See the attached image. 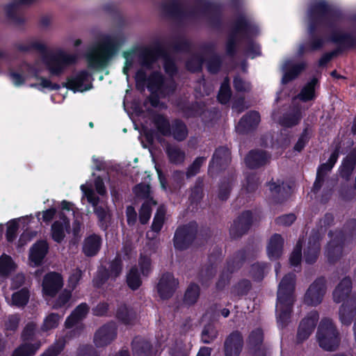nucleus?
<instances>
[{
    "label": "nucleus",
    "instance_id": "51",
    "mask_svg": "<svg viewBox=\"0 0 356 356\" xmlns=\"http://www.w3.org/2000/svg\"><path fill=\"white\" fill-rule=\"evenodd\" d=\"M311 136V131L309 129H305L298 138V142L294 146L295 151L300 152L309 141Z\"/></svg>",
    "mask_w": 356,
    "mask_h": 356
},
{
    "label": "nucleus",
    "instance_id": "22",
    "mask_svg": "<svg viewBox=\"0 0 356 356\" xmlns=\"http://www.w3.org/2000/svg\"><path fill=\"white\" fill-rule=\"evenodd\" d=\"M304 67L305 65L303 63L297 64L292 60L284 61L282 67L283 73L282 83L285 84L294 79Z\"/></svg>",
    "mask_w": 356,
    "mask_h": 356
},
{
    "label": "nucleus",
    "instance_id": "2",
    "mask_svg": "<svg viewBox=\"0 0 356 356\" xmlns=\"http://www.w3.org/2000/svg\"><path fill=\"white\" fill-rule=\"evenodd\" d=\"M76 60V56L69 54L63 49H57L42 57V60H37L31 65L26 63L22 64L18 68L10 70L8 76L13 84L17 87L21 86L31 80H35L29 84L31 88L39 90H58L60 86L52 83L50 79L40 76L44 65L49 74L54 76H59Z\"/></svg>",
    "mask_w": 356,
    "mask_h": 356
},
{
    "label": "nucleus",
    "instance_id": "19",
    "mask_svg": "<svg viewBox=\"0 0 356 356\" xmlns=\"http://www.w3.org/2000/svg\"><path fill=\"white\" fill-rule=\"evenodd\" d=\"M264 332L261 329L253 330L248 337V344L253 352L254 356H266V349L263 346Z\"/></svg>",
    "mask_w": 356,
    "mask_h": 356
},
{
    "label": "nucleus",
    "instance_id": "49",
    "mask_svg": "<svg viewBox=\"0 0 356 356\" xmlns=\"http://www.w3.org/2000/svg\"><path fill=\"white\" fill-rule=\"evenodd\" d=\"M71 291L68 290H63L58 296L57 299L54 301L52 307L54 309L61 308L69 302L71 298Z\"/></svg>",
    "mask_w": 356,
    "mask_h": 356
},
{
    "label": "nucleus",
    "instance_id": "21",
    "mask_svg": "<svg viewBox=\"0 0 356 356\" xmlns=\"http://www.w3.org/2000/svg\"><path fill=\"white\" fill-rule=\"evenodd\" d=\"M318 88V79L312 78L302 87L297 97L293 99V106H295V102L297 99L304 102L314 100L316 97V90Z\"/></svg>",
    "mask_w": 356,
    "mask_h": 356
},
{
    "label": "nucleus",
    "instance_id": "39",
    "mask_svg": "<svg viewBox=\"0 0 356 356\" xmlns=\"http://www.w3.org/2000/svg\"><path fill=\"white\" fill-rule=\"evenodd\" d=\"M156 202L152 199L147 200L144 202L139 211V220L142 224H146L151 216L152 205H155Z\"/></svg>",
    "mask_w": 356,
    "mask_h": 356
},
{
    "label": "nucleus",
    "instance_id": "24",
    "mask_svg": "<svg viewBox=\"0 0 356 356\" xmlns=\"http://www.w3.org/2000/svg\"><path fill=\"white\" fill-rule=\"evenodd\" d=\"M48 245L44 241H40L35 243L30 249L29 260L31 265L33 266H38L41 264L47 253Z\"/></svg>",
    "mask_w": 356,
    "mask_h": 356
},
{
    "label": "nucleus",
    "instance_id": "31",
    "mask_svg": "<svg viewBox=\"0 0 356 356\" xmlns=\"http://www.w3.org/2000/svg\"><path fill=\"white\" fill-rule=\"evenodd\" d=\"M165 208L163 207H159L153 220L152 232H148L147 233V236L148 238H154L155 237L154 233L158 234L161 231L165 220Z\"/></svg>",
    "mask_w": 356,
    "mask_h": 356
},
{
    "label": "nucleus",
    "instance_id": "18",
    "mask_svg": "<svg viewBox=\"0 0 356 356\" xmlns=\"http://www.w3.org/2000/svg\"><path fill=\"white\" fill-rule=\"evenodd\" d=\"M178 286V281L170 273L163 274L157 284V292L163 299L170 298Z\"/></svg>",
    "mask_w": 356,
    "mask_h": 356
},
{
    "label": "nucleus",
    "instance_id": "59",
    "mask_svg": "<svg viewBox=\"0 0 356 356\" xmlns=\"http://www.w3.org/2000/svg\"><path fill=\"white\" fill-rule=\"evenodd\" d=\"M81 277L82 271L78 268L74 269L70 274L68 279L69 287H70L72 289H75Z\"/></svg>",
    "mask_w": 356,
    "mask_h": 356
},
{
    "label": "nucleus",
    "instance_id": "25",
    "mask_svg": "<svg viewBox=\"0 0 356 356\" xmlns=\"http://www.w3.org/2000/svg\"><path fill=\"white\" fill-rule=\"evenodd\" d=\"M259 122V114L256 111H252L241 118L236 129L239 133H245L257 126Z\"/></svg>",
    "mask_w": 356,
    "mask_h": 356
},
{
    "label": "nucleus",
    "instance_id": "10",
    "mask_svg": "<svg viewBox=\"0 0 356 356\" xmlns=\"http://www.w3.org/2000/svg\"><path fill=\"white\" fill-rule=\"evenodd\" d=\"M325 292V280L318 278L309 286L305 295L304 301L308 305L316 306L322 302Z\"/></svg>",
    "mask_w": 356,
    "mask_h": 356
},
{
    "label": "nucleus",
    "instance_id": "8",
    "mask_svg": "<svg viewBox=\"0 0 356 356\" xmlns=\"http://www.w3.org/2000/svg\"><path fill=\"white\" fill-rule=\"evenodd\" d=\"M153 120L157 131L163 136L172 135L175 139L183 140L188 135L186 125L179 120L175 121L171 128L168 121L163 115H156Z\"/></svg>",
    "mask_w": 356,
    "mask_h": 356
},
{
    "label": "nucleus",
    "instance_id": "44",
    "mask_svg": "<svg viewBox=\"0 0 356 356\" xmlns=\"http://www.w3.org/2000/svg\"><path fill=\"white\" fill-rule=\"evenodd\" d=\"M200 296V288L198 285L192 284H191L184 296V300L187 304L192 305L196 302Z\"/></svg>",
    "mask_w": 356,
    "mask_h": 356
},
{
    "label": "nucleus",
    "instance_id": "50",
    "mask_svg": "<svg viewBox=\"0 0 356 356\" xmlns=\"http://www.w3.org/2000/svg\"><path fill=\"white\" fill-rule=\"evenodd\" d=\"M121 272H122L121 260L117 258L115 260H113L109 266V268L108 270V277L115 279L121 273Z\"/></svg>",
    "mask_w": 356,
    "mask_h": 356
},
{
    "label": "nucleus",
    "instance_id": "52",
    "mask_svg": "<svg viewBox=\"0 0 356 356\" xmlns=\"http://www.w3.org/2000/svg\"><path fill=\"white\" fill-rule=\"evenodd\" d=\"M245 259V252H238L233 259L231 261H229L227 264V270L232 272L235 269L238 268L242 264V261Z\"/></svg>",
    "mask_w": 356,
    "mask_h": 356
},
{
    "label": "nucleus",
    "instance_id": "48",
    "mask_svg": "<svg viewBox=\"0 0 356 356\" xmlns=\"http://www.w3.org/2000/svg\"><path fill=\"white\" fill-rule=\"evenodd\" d=\"M244 163L250 169L260 168L268 163L267 157H245Z\"/></svg>",
    "mask_w": 356,
    "mask_h": 356
},
{
    "label": "nucleus",
    "instance_id": "61",
    "mask_svg": "<svg viewBox=\"0 0 356 356\" xmlns=\"http://www.w3.org/2000/svg\"><path fill=\"white\" fill-rule=\"evenodd\" d=\"M18 230V224L15 221H13L8 225L6 231V237L8 241H13L17 236Z\"/></svg>",
    "mask_w": 356,
    "mask_h": 356
},
{
    "label": "nucleus",
    "instance_id": "6",
    "mask_svg": "<svg viewBox=\"0 0 356 356\" xmlns=\"http://www.w3.org/2000/svg\"><path fill=\"white\" fill-rule=\"evenodd\" d=\"M117 47L118 41L115 37L104 36L87 54L89 66L97 70L106 67Z\"/></svg>",
    "mask_w": 356,
    "mask_h": 356
},
{
    "label": "nucleus",
    "instance_id": "41",
    "mask_svg": "<svg viewBox=\"0 0 356 356\" xmlns=\"http://www.w3.org/2000/svg\"><path fill=\"white\" fill-rule=\"evenodd\" d=\"M127 282L128 286L133 290L137 289L141 285V277L136 267L131 268L127 275Z\"/></svg>",
    "mask_w": 356,
    "mask_h": 356
},
{
    "label": "nucleus",
    "instance_id": "33",
    "mask_svg": "<svg viewBox=\"0 0 356 356\" xmlns=\"http://www.w3.org/2000/svg\"><path fill=\"white\" fill-rule=\"evenodd\" d=\"M301 108H295L294 110L284 115L280 121L282 126L285 127H291L298 123L301 118Z\"/></svg>",
    "mask_w": 356,
    "mask_h": 356
},
{
    "label": "nucleus",
    "instance_id": "9",
    "mask_svg": "<svg viewBox=\"0 0 356 356\" xmlns=\"http://www.w3.org/2000/svg\"><path fill=\"white\" fill-rule=\"evenodd\" d=\"M197 232L195 222L179 227L175 234L174 245L177 249L184 250L193 241Z\"/></svg>",
    "mask_w": 356,
    "mask_h": 356
},
{
    "label": "nucleus",
    "instance_id": "4",
    "mask_svg": "<svg viewBox=\"0 0 356 356\" xmlns=\"http://www.w3.org/2000/svg\"><path fill=\"white\" fill-rule=\"evenodd\" d=\"M295 275L289 273L281 280L277 290L276 313L277 322L285 326L291 317L292 306L295 301Z\"/></svg>",
    "mask_w": 356,
    "mask_h": 356
},
{
    "label": "nucleus",
    "instance_id": "14",
    "mask_svg": "<svg viewBox=\"0 0 356 356\" xmlns=\"http://www.w3.org/2000/svg\"><path fill=\"white\" fill-rule=\"evenodd\" d=\"M318 318V312L312 311L301 321L297 334L298 342L306 340L311 335L316 327Z\"/></svg>",
    "mask_w": 356,
    "mask_h": 356
},
{
    "label": "nucleus",
    "instance_id": "37",
    "mask_svg": "<svg viewBox=\"0 0 356 356\" xmlns=\"http://www.w3.org/2000/svg\"><path fill=\"white\" fill-rule=\"evenodd\" d=\"M133 352L138 356L147 355V352L150 350L151 346L147 342L141 339H135L132 343Z\"/></svg>",
    "mask_w": 356,
    "mask_h": 356
},
{
    "label": "nucleus",
    "instance_id": "55",
    "mask_svg": "<svg viewBox=\"0 0 356 356\" xmlns=\"http://www.w3.org/2000/svg\"><path fill=\"white\" fill-rule=\"evenodd\" d=\"M234 88L238 92H248L251 89L250 83L245 81L239 76H236L234 79Z\"/></svg>",
    "mask_w": 356,
    "mask_h": 356
},
{
    "label": "nucleus",
    "instance_id": "54",
    "mask_svg": "<svg viewBox=\"0 0 356 356\" xmlns=\"http://www.w3.org/2000/svg\"><path fill=\"white\" fill-rule=\"evenodd\" d=\"M139 266L142 275L147 276L152 270L151 259L147 256L141 255L139 259Z\"/></svg>",
    "mask_w": 356,
    "mask_h": 356
},
{
    "label": "nucleus",
    "instance_id": "47",
    "mask_svg": "<svg viewBox=\"0 0 356 356\" xmlns=\"http://www.w3.org/2000/svg\"><path fill=\"white\" fill-rule=\"evenodd\" d=\"M65 341L64 339H59L56 343L49 347L41 356H56L63 350L65 346Z\"/></svg>",
    "mask_w": 356,
    "mask_h": 356
},
{
    "label": "nucleus",
    "instance_id": "43",
    "mask_svg": "<svg viewBox=\"0 0 356 356\" xmlns=\"http://www.w3.org/2000/svg\"><path fill=\"white\" fill-rule=\"evenodd\" d=\"M117 317L125 324L131 323L136 318L135 313L127 308V306L122 305L119 307L117 312Z\"/></svg>",
    "mask_w": 356,
    "mask_h": 356
},
{
    "label": "nucleus",
    "instance_id": "13",
    "mask_svg": "<svg viewBox=\"0 0 356 356\" xmlns=\"http://www.w3.org/2000/svg\"><path fill=\"white\" fill-rule=\"evenodd\" d=\"M116 334L115 323L105 324L96 331L94 335V343L97 347L106 346L114 340Z\"/></svg>",
    "mask_w": 356,
    "mask_h": 356
},
{
    "label": "nucleus",
    "instance_id": "53",
    "mask_svg": "<svg viewBox=\"0 0 356 356\" xmlns=\"http://www.w3.org/2000/svg\"><path fill=\"white\" fill-rule=\"evenodd\" d=\"M250 289V283L248 280L238 282L232 289V293L235 296H243L248 293Z\"/></svg>",
    "mask_w": 356,
    "mask_h": 356
},
{
    "label": "nucleus",
    "instance_id": "3",
    "mask_svg": "<svg viewBox=\"0 0 356 356\" xmlns=\"http://www.w3.org/2000/svg\"><path fill=\"white\" fill-rule=\"evenodd\" d=\"M307 17L309 20L308 32L311 38L308 43L302 44L299 46L298 50L299 56L308 51L321 49L328 40L314 35L316 26L327 23L332 17V13L328 6L323 2L318 3L309 9Z\"/></svg>",
    "mask_w": 356,
    "mask_h": 356
},
{
    "label": "nucleus",
    "instance_id": "7",
    "mask_svg": "<svg viewBox=\"0 0 356 356\" xmlns=\"http://www.w3.org/2000/svg\"><path fill=\"white\" fill-rule=\"evenodd\" d=\"M317 339L319 346L327 351L334 350L339 346V332L330 318H323L319 324Z\"/></svg>",
    "mask_w": 356,
    "mask_h": 356
},
{
    "label": "nucleus",
    "instance_id": "12",
    "mask_svg": "<svg viewBox=\"0 0 356 356\" xmlns=\"http://www.w3.org/2000/svg\"><path fill=\"white\" fill-rule=\"evenodd\" d=\"M81 190L83 193V197L86 198L88 203L92 204L94 207V211L97 216L99 220L102 222L106 220L108 213L107 211L102 207H97L99 202V197L95 193L93 186L89 183H86L81 186Z\"/></svg>",
    "mask_w": 356,
    "mask_h": 356
},
{
    "label": "nucleus",
    "instance_id": "38",
    "mask_svg": "<svg viewBox=\"0 0 356 356\" xmlns=\"http://www.w3.org/2000/svg\"><path fill=\"white\" fill-rule=\"evenodd\" d=\"M15 268V264L12 258L6 254L0 257V275L5 276L8 275Z\"/></svg>",
    "mask_w": 356,
    "mask_h": 356
},
{
    "label": "nucleus",
    "instance_id": "64",
    "mask_svg": "<svg viewBox=\"0 0 356 356\" xmlns=\"http://www.w3.org/2000/svg\"><path fill=\"white\" fill-rule=\"evenodd\" d=\"M76 356H98L94 348L90 346H80Z\"/></svg>",
    "mask_w": 356,
    "mask_h": 356
},
{
    "label": "nucleus",
    "instance_id": "16",
    "mask_svg": "<svg viewBox=\"0 0 356 356\" xmlns=\"http://www.w3.org/2000/svg\"><path fill=\"white\" fill-rule=\"evenodd\" d=\"M63 286V280L57 273L47 274L42 281V292L44 296L54 297Z\"/></svg>",
    "mask_w": 356,
    "mask_h": 356
},
{
    "label": "nucleus",
    "instance_id": "46",
    "mask_svg": "<svg viewBox=\"0 0 356 356\" xmlns=\"http://www.w3.org/2000/svg\"><path fill=\"white\" fill-rule=\"evenodd\" d=\"M231 97V90L229 84V79L226 78L221 84L218 99L221 104H226L229 102Z\"/></svg>",
    "mask_w": 356,
    "mask_h": 356
},
{
    "label": "nucleus",
    "instance_id": "63",
    "mask_svg": "<svg viewBox=\"0 0 356 356\" xmlns=\"http://www.w3.org/2000/svg\"><path fill=\"white\" fill-rule=\"evenodd\" d=\"M296 220V216L293 213L283 215L276 219V223L279 225L289 226L291 225Z\"/></svg>",
    "mask_w": 356,
    "mask_h": 356
},
{
    "label": "nucleus",
    "instance_id": "45",
    "mask_svg": "<svg viewBox=\"0 0 356 356\" xmlns=\"http://www.w3.org/2000/svg\"><path fill=\"white\" fill-rule=\"evenodd\" d=\"M29 298V291L26 289H22L13 293L10 304L17 307L24 306L28 302Z\"/></svg>",
    "mask_w": 356,
    "mask_h": 356
},
{
    "label": "nucleus",
    "instance_id": "62",
    "mask_svg": "<svg viewBox=\"0 0 356 356\" xmlns=\"http://www.w3.org/2000/svg\"><path fill=\"white\" fill-rule=\"evenodd\" d=\"M202 65V58L200 56H195L187 62V68L193 72L198 71L201 69Z\"/></svg>",
    "mask_w": 356,
    "mask_h": 356
},
{
    "label": "nucleus",
    "instance_id": "11",
    "mask_svg": "<svg viewBox=\"0 0 356 356\" xmlns=\"http://www.w3.org/2000/svg\"><path fill=\"white\" fill-rule=\"evenodd\" d=\"M92 75L87 70H82L68 79L67 88L74 92H84L92 88Z\"/></svg>",
    "mask_w": 356,
    "mask_h": 356
},
{
    "label": "nucleus",
    "instance_id": "1",
    "mask_svg": "<svg viewBox=\"0 0 356 356\" xmlns=\"http://www.w3.org/2000/svg\"><path fill=\"white\" fill-rule=\"evenodd\" d=\"M125 65L123 67V73L128 74L136 61L141 65V69L136 74V81L138 86L147 85V88L152 93V97L146 102L149 103L153 107L159 106V102L157 97H164L175 88V85L172 79L163 80L162 76L155 70L159 65V60H162L166 73L173 74L176 71L175 63L170 59L154 51H145L140 54L136 51H131L124 53Z\"/></svg>",
    "mask_w": 356,
    "mask_h": 356
},
{
    "label": "nucleus",
    "instance_id": "20",
    "mask_svg": "<svg viewBox=\"0 0 356 356\" xmlns=\"http://www.w3.org/2000/svg\"><path fill=\"white\" fill-rule=\"evenodd\" d=\"M252 222V213L247 211L234 222L230 229V234L233 237H238L245 234L249 229Z\"/></svg>",
    "mask_w": 356,
    "mask_h": 356
},
{
    "label": "nucleus",
    "instance_id": "17",
    "mask_svg": "<svg viewBox=\"0 0 356 356\" xmlns=\"http://www.w3.org/2000/svg\"><path fill=\"white\" fill-rule=\"evenodd\" d=\"M243 347V339L238 331L232 332L224 343L225 356H239Z\"/></svg>",
    "mask_w": 356,
    "mask_h": 356
},
{
    "label": "nucleus",
    "instance_id": "58",
    "mask_svg": "<svg viewBox=\"0 0 356 356\" xmlns=\"http://www.w3.org/2000/svg\"><path fill=\"white\" fill-rule=\"evenodd\" d=\"M216 274V270L213 266H208L202 270L200 273V280L202 284H207V282L213 277Z\"/></svg>",
    "mask_w": 356,
    "mask_h": 356
},
{
    "label": "nucleus",
    "instance_id": "42",
    "mask_svg": "<svg viewBox=\"0 0 356 356\" xmlns=\"http://www.w3.org/2000/svg\"><path fill=\"white\" fill-rule=\"evenodd\" d=\"M356 164V157H345L340 168V174L348 178L353 172Z\"/></svg>",
    "mask_w": 356,
    "mask_h": 356
},
{
    "label": "nucleus",
    "instance_id": "60",
    "mask_svg": "<svg viewBox=\"0 0 356 356\" xmlns=\"http://www.w3.org/2000/svg\"><path fill=\"white\" fill-rule=\"evenodd\" d=\"M266 266L259 264H253L252 266L251 274L257 280H261L264 274Z\"/></svg>",
    "mask_w": 356,
    "mask_h": 356
},
{
    "label": "nucleus",
    "instance_id": "34",
    "mask_svg": "<svg viewBox=\"0 0 356 356\" xmlns=\"http://www.w3.org/2000/svg\"><path fill=\"white\" fill-rule=\"evenodd\" d=\"M17 49L23 51H29L31 49H36L43 51L46 49L45 44L40 40L31 38L24 42H20L17 45Z\"/></svg>",
    "mask_w": 356,
    "mask_h": 356
},
{
    "label": "nucleus",
    "instance_id": "15",
    "mask_svg": "<svg viewBox=\"0 0 356 356\" xmlns=\"http://www.w3.org/2000/svg\"><path fill=\"white\" fill-rule=\"evenodd\" d=\"M318 318V312L312 311L301 321L297 334L298 342L306 340L311 335L316 327Z\"/></svg>",
    "mask_w": 356,
    "mask_h": 356
},
{
    "label": "nucleus",
    "instance_id": "36",
    "mask_svg": "<svg viewBox=\"0 0 356 356\" xmlns=\"http://www.w3.org/2000/svg\"><path fill=\"white\" fill-rule=\"evenodd\" d=\"M236 27L238 31H243L246 33L256 32L258 29L256 24L244 15L239 17Z\"/></svg>",
    "mask_w": 356,
    "mask_h": 356
},
{
    "label": "nucleus",
    "instance_id": "27",
    "mask_svg": "<svg viewBox=\"0 0 356 356\" xmlns=\"http://www.w3.org/2000/svg\"><path fill=\"white\" fill-rule=\"evenodd\" d=\"M284 240L280 234H274L269 241L267 252L270 259H277L282 254Z\"/></svg>",
    "mask_w": 356,
    "mask_h": 356
},
{
    "label": "nucleus",
    "instance_id": "30",
    "mask_svg": "<svg viewBox=\"0 0 356 356\" xmlns=\"http://www.w3.org/2000/svg\"><path fill=\"white\" fill-rule=\"evenodd\" d=\"M319 239L317 236L309 238L307 248L305 250L304 255L305 261L308 264H313L316 261L319 252Z\"/></svg>",
    "mask_w": 356,
    "mask_h": 356
},
{
    "label": "nucleus",
    "instance_id": "32",
    "mask_svg": "<svg viewBox=\"0 0 356 356\" xmlns=\"http://www.w3.org/2000/svg\"><path fill=\"white\" fill-rule=\"evenodd\" d=\"M63 316L57 313H49L43 320L40 327L41 330L42 332H48L51 330L56 329L58 326Z\"/></svg>",
    "mask_w": 356,
    "mask_h": 356
},
{
    "label": "nucleus",
    "instance_id": "56",
    "mask_svg": "<svg viewBox=\"0 0 356 356\" xmlns=\"http://www.w3.org/2000/svg\"><path fill=\"white\" fill-rule=\"evenodd\" d=\"M301 248L302 244L300 241L296 244L293 251L292 252L289 261L291 266H297L301 260Z\"/></svg>",
    "mask_w": 356,
    "mask_h": 356
},
{
    "label": "nucleus",
    "instance_id": "5",
    "mask_svg": "<svg viewBox=\"0 0 356 356\" xmlns=\"http://www.w3.org/2000/svg\"><path fill=\"white\" fill-rule=\"evenodd\" d=\"M352 286L350 278L343 279L333 292V299L337 303L343 302L339 309V319L342 324L349 325L356 312V293L348 295Z\"/></svg>",
    "mask_w": 356,
    "mask_h": 356
},
{
    "label": "nucleus",
    "instance_id": "40",
    "mask_svg": "<svg viewBox=\"0 0 356 356\" xmlns=\"http://www.w3.org/2000/svg\"><path fill=\"white\" fill-rule=\"evenodd\" d=\"M40 343L23 344L15 350L13 356H32L40 348Z\"/></svg>",
    "mask_w": 356,
    "mask_h": 356
},
{
    "label": "nucleus",
    "instance_id": "28",
    "mask_svg": "<svg viewBox=\"0 0 356 356\" xmlns=\"http://www.w3.org/2000/svg\"><path fill=\"white\" fill-rule=\"evenodd\" d=\"M102 238L96 234L86 237L83 241V252L88 257L95 255L100 250Z\"/></svg>",
    "mask_w": 356,
    "mask_h": 356
},
{
    "label": "nucleus",
    "instance_id": "26",
    "mask_svg": "<svg viewBox=\"0 0 356 356\" xmlns=\"http://www.w3.org/2000/svg\"><path fill=\"white\" fill-rule=\"evenodd\" d=\"M89 311V307L86 303L78 305L65 321L66 328H71L79 321L86 318Z\"/></svg>",
    "mask_w": 356,
    "mask_h": 356
},
{
    "label": "nucleus",
    "instance_id": "29",
    "mask_svg": "<svg viewBox=\"0 0 356 356\" xmlns=\"http://www.w3.org/2000/svg\"><path fill=\"white\" fill-rule=\"evenodd\" d=\"M70 227V221L66 218H61L60 220H56L51 226V236L53 239L60 243L65 236V232Z\"/></svg>",
    "mask_w": 356,
    "mask_h": 356
},
{
    "label": "nucleus",
    "instance_id": "57",
    "mask_svg": "<svg viewBox=\"0 0 356 356\" xmlns=\"http://www.w3.org/2000/svg\"><path fill=\"white\" fill-rule=\"evenodd\" d=\"M134 191L138 197L148 199L150 196V187L147 184H138L135 186Z\"/></svg>",
    "mask_w": 356,
    "mask_h": 356
},
{
    "label": "nucleus",
    "instance_id": "35",
    "mask_svg": "<svg viewBox=\"0 0 356 356\" xmlns=\"http://www.w3.org/2000/svg\"><path fill=\"white\" fill-rule=\"evenodd\" d=\"M218 334V330L213 324H207L202 329L201 340L204 343H210L217 338Z\"/></svg>",
    "mask_w": 356,
    "mask_h": 356
},
{
    "label": "nucleus",
    "instance_id": "23",
    "mask_svg": "<svg viewBox=\"0 0 356 356\" xmlns=\"http://www.w3.org/2000/svg\"><path fill=\"white\" fill-rule=\"evenodd\" d=\"M331 235L332 238L327 245L326 254L328 260L330 262H334L337 258L342 254L341 244H343V242L342 241L343 236L340 232L336 233L334 237H333L332 233H331Z\"/></svg>",
    "mask_w": 356,
    "mask_h": 356
}]
</instances>
